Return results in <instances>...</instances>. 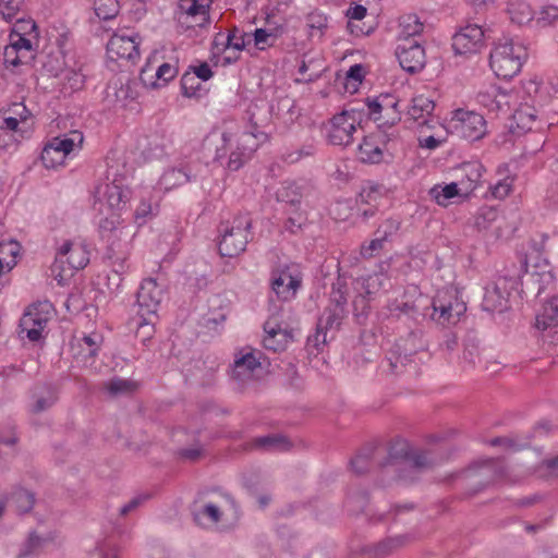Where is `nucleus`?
Returning a JSON list of instances; mask_svg holds the SVG:
<instances>
[{
    "mask_svg": "<svg viewBox=\"0 0 558 558\" xmlns=\"http://www.w3.org/2000/svg\"><path fill=\"white\" fill-rule=\"evenodd\" d=\"M243 130L236 134L235 148L231 151L228 169L239 170L269 137L272 121L271 106L260 100L252 102L243 117Z\"/></svg>",
    "mask_w": 558,
    "mask_h": 558,
    "instance_id": "obj_1",
    "label": "nucleus"
},
{
    "mask_svg": "<svg viewBox=\"0 0 558 558\" xmlns=\"http://www.w3.org/2000/svg\"><path fill=\"white\" fill-rule=\"evenodd\" d=\"M526 56L522 45L507 40L499 43L492 50L489 65L498 77L511 78L520 72Z\"/></svg>",
    "mask_w": 558,
    "mask_h": 558,
    "instance_id": "obj_2",
    "label": "nucleus"
},
{
    "mask_svg": "<svg viewBox=\"0 0 558 558\" xmlns=\"http://www.w3.org/2000/svg\"><path fill=\"white\" fill-rule=\"evenodd\" d=\"M89 262V252L82 242L64 241L58 248L52 265V272L56 274L58 282L71 277L74 270L83 269Z\"/></svg>",
    "mask_w": 558,
    "mask_h": 558,
    "instance_id": "obj_3",
    "label": "nucleus"
},
{
    "mask_svg": "<svg viewBox=\"0 0 558 558\" xmlns=\"http://www.w3.org/2000/svg\"><path fill=\"white\" fill-rule=\"evenodd\" d=\"M252 221L247 216H238L231 222L221 225V240L219 242V253L223 257H236L248 243L250 229Z\"/></svg>",
    "mask_w": 558,
    "mask_h": 558,
    "instance_id": "obj_4",
    "label": "nucleus"
},
{
    "mask_svg": "<svg viewBox=\"0 0 558 558\" xmlns=\"http://www.w3.org/2000/svg\"><path fill=\"white\" fill-rule=\"evenodd\" d=\"M347 295V283L339 278L338 282L333 284L330 303L317 322L319 323V328H325L326 331L330 332V339L333 338L335 332L339 330L342 320L345 318Z\"/></svg>",
    "mask_w": 558,
    "mask_h": 558,
    "instance_id": "obj_5",
    "label": "nucleus"
},
{
    "mask_svg": "<svg viewBox=\"0 0 558 558\" xmlns=\"http://www.w3.org/2000/svg\"><path fill=\"white\" fill-rule=\"evenodd\" d=\"M122 222L118 214H112L99 222V235L107 244L109 258L123 255L128 247L131 235Z\"/></svg>",
    "mask_w": 558,
    "mask_h": 558,
    "instance_id": "obj_6",
    "label": "nucleus"
},
{
    "mask_svg": "<svg viewBox=\"0 0 558 558\" xmlns=\"http://www.w3.org/2000/svg\"><path fill=\"white\" fill-rule=\"evenodd\" d=\"M83 133L80 131H71L63 136L53 137L47 143L41 151L43 165L48 169H54L62 166L68 155L73 151L76 146L83 144Z\"/></svg>",
    "mask_w": 558,
    "mask_h": 558,
    "instance_id": "obj_7",
    "label": "nucleus"
},
{
    "mask_svg": "<svg viewBox=\"0 0 558 558\" xmlns=\"http://www.w3.org/2000/svg\"><path fill=\"white\" fill-rule=\"evenodd\" d=\"M211 0H180L175 20L182 29L204 27L209 23Z\"/></svg>",
    "mask_w": 558,
    "mask_h": 558,
    "instance_id": "obj_8",
    "label": "nucleus"
},
{
    "mask_svg": "<svg viewBox=\"0 0 558 558\" xmlns=\"http://www.w3.org/2000/svg\"><path fill=\"white\" fill-rule=\"evenodd\" d=\"M432 317L439 324H456L466 311L463 302L449 291H440L433 300Z\"/></svg>",
    "mask_w": 558,
    "mask_h": 558,
    "instance_id": "obj_9",
    "label": "nucleus"
},
{
    "mask_svg": "<svg viewBox=\"0 0 558 558\" xmlns=\"http://www.w3.org/2000/svg\"><path fill=\"white\" fill-rule=\"evenodd\" d=\"M162 298L163 289L157 283L156 279H144L136 294L138 316L156 317Z\"/></svg>",
    "mask_w": 558,
    "mask_h": 558,
    "instance_id": "obj_10",
    "label": "nucleus"
},
{
    "mask_svg": "<svg viewBox=\"0 0 558 558\" xmlns=\"http://www.w3.org/2000/svg\"><path fill=\"white\" fill-rule=\"evenodd\" d=\"M262 355L260 351L251 348L240 350L234 356L232 377L241 383L251 380L262 366Z\"/></svg>",
    "mask_w": 558,
    "mask_h": 558,
    "instance_id": "obj_11",
    "label": "nucleus"
},
{
    "mask_svg": "<svg viewBox=\"0 0 558 558\" xmlns=\"http://www.w3.org/2000/svg\"><path fill=\"white\" fill-rule=\"evenodd\" d=\"M454 130L464 138L474 141L485 133V120L473 111L457 110L452 118Z\"/></svg>",
    "mask_w": 558,
    "mask_h": 558,
    "instance_id": "obj_12",
    "label": "nucleus"
},
{
    "mask_svg": "<svg viewBox=\"0 0 558 558\" xmlns=\"http://www.w3.org/2000/svg\"><path fill=\"white\" fill-rule=\"evenodd\" d=\"M432 465L429 453L423 450L413 451L407 460L392 463L395 471L398 472V478L404 482L414 481L418 473L430 469Z\"/></svg>",
    "mask_w": 558,
    "mask_h": 558,
    "instance_id": "obj_13",
    "label": "nucleus"
},
{
    "mask_svg": "<svg viewBox=\"0 0 558 558\" xmlns=\"http://www.w3.org/2000/svg\"><path fill=\"white\" fill-rule=\"evenodd\" d=\"M375 0H359L351 2V35L368 36L376 29V22L368 9Z\"/></svg>",
    "mask_w": 558,
    "mask_h": 558,
    "instance_id": "obj_14",
    "label": "nucleus"
},
{
    "mask_svg": "<svg viewBox=\"0 0 558 558\" xmlns=\"http://www.w3.org/2000/svg\"><path fill=\"white\" fill-rule=\"evenodd\" d=\"M13 112L19 116L11 117L0 113V150L11 148L16 143L15 133L19 131V124L27 119V109L23 104H15Z\"/></svg>",
    "mask_w": 558,
    "mask_h": 558,
    "instance_id": "obj_15",
    "label": "nucleus"
},
{
    "mask_svg": "<svg viewBox=\"0 0 558 558\" xmlns=\"http://www.w3.org/2000/svg\"><path fill=\"white\" fill-rule=\"evenodd\" d=\"M484 45V32L476 24L466 25L452 38V48L459 54L477 52Z\"/></svg>",
    "mask_w": 558,
    "mask_h": 558,
    "instance_id": "obj_16",
    "label": "nucleus"
},
{
    "mask_svg": "<svg viewBox=\"0 0 558 558\" xmlns=\"http://www.w3.org/2000/svg\"><path fill=\"white\" fill-rule=\"evenodd\" d=\"M414 339L415 336L411 333L408 339L399 340L389 352V355L387 356V365L390 374H401L408 371V368H414L412 365L413 360L411 357L417 350L413 348L408 352V343L414 342Z\"/></svg>",
    "mask_w": 558,
    "mask_h": 558,
    "instance_id": "obj_17",
    "label": "nucleus"
},
{
    "mask_svg": "<svg viewBox=\"0 0 558 558\" xmlns=\"http://www.w3.org/2000/svg\"><path fill=\"white\" fill-rule=\"evenodd\" d=\"M396 56L401 68L409 73L420 72L426 63L425 50L416 41L399 44Z\"/></svg>",
    "mask_w": 558,
    "mask_h": 558,
    "instance_id": "obj_18",
    "label": "nucleus"
},
{
    "mask_svg": "<svg viewBox=\"0 0 558 558\" xmlns=\"http://www.w3.org/2000/svg\"><path fill=\"white\" fill-rule=\"evenodd\" d=\"M110 58L135 61L140 57V37L114 34L107 44Z\"/></svg>",
    "mask_w": 558,
    "mask_h": 558,
    "instance_id": "obj_19",
    "label": "nucleus"
},
{
    "mask_svg": "<svg viewBox=\"0 0 558 558\" xmlns=\"http://www.w3.org/2000/svg\"><path fill=\"white\" fill-rule=\"evenodd\" d=\"M301 286V279L293 276L289 267L275 269L271 274V288L278 299L289 301L293 299Z\"/></svg>",
    "mask_w": 558,
    "mask_h": 558,
    "instance_id": "obj_20",
    "label": "nucleus"
},
{
    "mask_svg": "<svg viewBox=\"0 0 558 558\" xmlns=\"http://www.w3.org/2000/svg\"><path fill=\"white\" fill-rule=\"evenodd\" d=\"M264 348L274 352L283 351L292 340L291 331L282 328L276 317H270L264 325Z\"/></svg>",
    "mask_w": 558,
    "mask_h": 558,
    "instance_id": "obj_21",
    "label": "nucleus"
},
{
    "mask_svg": "<svg viewBox=\"0 0 558 558\" xmlns=\"http://www.w3.org/2000/svg\"><path fill=\"white\" fill-rule=\"evenodd\" d=\"M155 59L156 54L148 59L147 63L141 71V78L145 84H147L149 80L155 77L156 80L151 82V86L160 87L177 76L178 68L168 62H163L158 66H155Z\"/></svg>",
    "mask_w": 558,
    "mask_h": 558,
    "instance_id": "obj_22",
    "label": "nucleus"
},
{
    "mask_svg": "<svg viewBox=\"0 0 558 558\" xmlns=\"http://www.w3.org/2000/svg\"><path fill=\"white\" fill-rule=\"evenodd\" d=\"M48 323V316L38 306H29L20 319L21 332L31 341H38Z\"/></svg>",
    "mask_w": 558,
    "mask_h": 558,
    "instance_id": "obj_23",
    "label": "nucleus"
},
{
    "mask_svg": "<svg viewBox=\"0 0 558 558\" xmlns=\"http://www.w3.org/2000/svg\"><path fill=\"white\" fill-rule=\"evenodd\" d=\"M505 465L500 460L487 459L474 462L465 472L464 475L470 477L477 474L483 485L494 483L505 476Z\"/></svg>",
    "mask_w": 558,
    "mask_h": 558,
    "instance_id": "obj_24",
    "label": "nucleus"
},
{
    "mask_svg": "<svg viewBox=\"0 0 558 558\" xmlns=\"http://www.w3.org/2000/svg\"><path fill=\"white\" fill-rule=\"evenodd\" d=\"M96 197L99 202L107 204L111 210H122L130 199V191L116 182L106 183L97 187Z\"/></svg>",
    "mask_w": 558,
    "mask_h": 558,
    "instance_id": "obj_25",
    "label": "nucleus"
},
{
    "mask_svg": "<svg viewBox=\"0 0 558 558\" xmlns=\"http://www.w3.org/2000/svg\"><path fill=\"white\" fill-rule=\"evenodd\" d=\"M349 111L342 109L335 114L326 126L327 141L331 145L345 146L349 143Z\"/></svg>",
    "mask_w": 558,
    "mask_h": 558,
    "instance_id": "obj_26",
    "label": "nucleus"
},
{
    "mask_svg": "<svg viewBox=\"0 0 558 558\" xmlns=\"http://www.w3.org/2000/svg\"><path fill=\"white\" fill-rule=\"evenodd\" d=\"M510 293L498 282L486 287L483 299V307L489 312H502L508 306Z\"/></svg>",
    "mask_w": 558,
    "mask_h": 558,
    "instance_id": "obj_27",
    "label": "nucleus"
},
{
    "mask_svg": "<svg viewBox=\"0 0 558 558\" xmlns=\"http://www.w3.org/2000/svg\"><path fill=\"white\" fill-rule=\"evenodd\" d=\"M434 109L435 104L430 98L418 95L412 98L408 114L418 126H424L428 124Z\"/></svg>",
    "mask_w": 558,
    "mask_h": 558,
    "instance_id": "obj_28",
    "label": "nucleus"
},
{
    "mask_svg": "<svg viewBox=\"0 0 558 558\" xmlns=\"http://www.w3.org/2000/svg\"><path fill=\"white\" fill-rule=\"evenodd\" d=\"M378 451V447L375 442L365 444L355 454L353 461H351V469L359 474L371 471L375 465V457Z\"/></svg>",
    "mask_w": 558,
    "mask_h": 558,
    "instance_id": "obj_29",
    "label": "nucleus"
},
{
    "mask_svg": "<svg viewBox=\"0 0 558 558\" xmlns=\"http://www.w3.org/2000/svg\"><path fill=\"white\" fill-rule=\"evenodd\" d=\"M324 61L319 58H313L305 54L299 66V74L301 77L296 78L298 82H314L322 76L325 71Z\"/></svg>",
    "mask_w": 558,
    "mask_h": 558,
    "instance_id": "obj_30",
    "label": "nucleus"
},
{
    "mask_svg": "<svg viewBox=\"0 0 558 558\" xmlns=\"http://www.w3.org/2000/svg\"><path fill=\"white\" fill-rule=\"evenodd\" d=\"M535 326L542 330L558 326V295L553 296L543 305L536 315Z\"/></svg>",
    "mask_w": 558,
    "mask_h": 558,
    "instance_id": "obj_31",
    "label": "nucleus"
},
{
    "mask_svg": "<svg viewBox=\"0 0 558 558\" xmlns=\"http://www.w3.org/2000/svg\"><path fill=\"white\" fill-rule=\"evenodd\" d=\"M463 177L460 179V190L463 195L470 194L483 175V166L480 162H468L462 167Z\"/></svg>",
    "mask_w": 558,
    "mask_h": 558,
    "instance_id": "obj_32",
    "label": "nucleus"
},
{
    "mask_svg": "<svg viewBox=\"0 0 558 558\" xmlns=\"http://www.w3.org/2000/svg\"><path fill=\"white\" fill-rule=\"evenodd\" d=\"M507 94L500 92L497 87L490 86L485 92L477 95V101L489 111H500L508 106Z\"/></svg>",
    "mask_w": 558,
    "mask_h": 558,
    "instance_id": "obj_33",
    "label": "nucleus"
},
{
    "mask_svg": "<svg viewBox=\"0 0 558 558\" xmlns=\"http://www.w3.org/2000/svg\"><path fill=\"white\" fill-rule=\"evenodd\" d=\"M140 388V384L133 379L113 377L104 384V389L110 397L132 396Z\"/></svg>",
    "mask_w": 558,
    "mask_h": 558,
    "instance_id": "obj_34",
    "label": "nucleus"
},
{
    "mask_svg": "<svg viewBox=\"0 0 558 558\" xmlns=\"http://www.w3.org/2000/svg\"><path fill=\"white\" fill-rule=\"evenodd\" d=\"M399 39L404 43L411 41V37L421 35L424 29V24L420 21L416 14H404L399 19Z\"/></svg>",
    "mask_w": 558,
    "mask_h": 558,
    "instance_id": "obj_35",
    "label": "nucleus"
},
{
    "mask_svg": "<svg viewBox=\"0 0 558 558\" xmlns=\"http://www.w3.org/2000/svg\"><path fill=\"white\" fill-rule=\"evenodd\" d=\"M291 447L290 441L281 435H267L256 437L251 442V448L268 451H286Z\"/></svg>",
    "mask_w": 558,
    "mask_h": 558,
    "instance_id": "obj_36",
    "label": "nucleus"
},
{
    "mask_svg": "<svg viewBox=\"0 0 558 558\" xmlns=\"http://www.w3.org/2000/svg\"><path fill=\"white\" fill-rule=\"evenodd\" d=\"M281 34H282L281 27L257 28L251 35V39L253 38L254 46L258 50H266L267 48L275 46L276 41L281 36Z\"/></svg>",
    "mask_w": 558,
    "mask_h": 558,
    "instance_id": "obj_37",
    "label": "nucleus"
},
{
    "mask_svg": "<svg viewBox=\"0 0 558 558\" xmlns=\"http://www.w3.org/2000/svg\"><path fill=\"white\" fill-rule=\"evenodd\" d=\"M190 181L191 175L185 168H172L163 172L159 182L165 190L169 191Z\"/></svg>",
    "mask_w": 558,
    "mask_h": 558,
    "instance_id": "obj_38",
    "label": "nucleus"
},
{
    "mask_svg": "<svg viewBox=\"0 0 558 558\" xmlns=\"http://www.w3.org/2000/svg\"><path fill=\"white\" fill-rule=\"evenodd\" d=\"M19 512H28L35 505V496L32 492L24 488H15L7 498Z\"/></svg>",
    "mask_w": 558,
    "mask_h": 558,
    "instance_id": "obj_39",
    "label": "nucleus"
},
{
    "mask_svg": "<svg viewBox=\"0 0 558 558\" xmlns=\"http://www.w3.org/2000/svg\"><path fill=\"white\" fill-rule=\"evenodd\" d=\"M357 158L365 163H378L383 159V150L373 140L365 138L359 145Z\"/></svg>",
    "mask_w": 558,
    "mask_h": 558,
    "instance_id": "obj_40",
    "label": "nucleus"
},
{
    "mask_svg": "<svg viewBox=\"0 0 558 558\" xmlns=\"http://www.w3.org/2000/svg\"><path fill=\"white\" fill-rule=\"evenodd\" d=\"M430 196L440 206H447L448 201L454 196L462 195L463 192L460 190L459 182H453L445 186L436 185L429 191Z\"/></svg>",
    "mask_w": 558,
    "mask_h": 558,
    "instance_id": "obj_41",
    "label": "nucleus"
},
{
    "mask_svg": "<svg viewBox=\"0 0 558 558\" xmlns=\"http://www.w3.org/2000/svg\"><path fill=\"white\" fill-rule=\"evenodd\" d=\"M508 13L512 22L522 25L532 20V10L523 0H510L508 3Z\"/></svg>",
    "mask_w": 558,
    "mask_h": 558,
    "instance_id": "obj_42",
    "label": "nucleus"
},
{
    "mask_svg": "<svg viewBox=\"0 0 558 558\" xmlns=\"http://www.w3.org/2000/svg\"><path fill=\"white\" fill-rule=\"evenodd\" d=\"M251 43V35L234 27L227 33V51H242Z\"/></svg>",
    "mask_w": 558,
    "mask_h": 558,
    "instance_id": "obj_43",
    "label": "nucleus"
},
{
    "mask_svg": "<svg viewBox=\"0 0 558 558\" xmlns=\"http://www.w3.org/2000/svg\"><path fill=\"white\" fill-rule=\"evenodd\" d=\"M327 26V17L318 12H312L306 16L305 27L310 37L320 38Z\"/></svg>",
    "mask_w": 558,
    "mask_h": 558,
    "instance_id": "obj_44",
    "label": "nucleus"
},
{
    "mask_svg": "<svg viewBox=\"0 0 558 558\" xmlns=\"http://www.w3.org/2000/svg\"><path fill=\"white\" fill-rule=\"evenodd\" d=\"M522 266L524 267L522 283H525L526 286L534 284V283H542V282H545V281H548L551 279L550 271H547V270L538 271L535 269L536 268L535 266L533 267V269H530L527 259H524Z\"/></svg>",
    "mask_w": 558,
    "mask_h": 558,
    "instance_id": "obj_45",
    "label": "nucleus"
},
{
    "mask_svg": "<svg viewBox=\"0 0 558 558\" xmlns=\"http://www.w3.org/2000/svg\"><path fill=\"white\" fill-rule=\"evenodd\" d=\"M154 213V207L151 204V197L150 196H143L141 198V202L138 206L136 207L134 211V221L137 226H142L148 221V219H151Z\"/></svg>",
    "mask_w": 558,
    "mask_h": 558,
    "instance_id": "obj_46",
    "label": "nucleus"
},
{
    "mask_svg": "<svg viewBox=\"0 0 558 558\" xmlns=\"http://www.w3.org/2000/svg\"><path fill=\"white\" fill-rule=\"evenodd\" d=\"M95 12L101 20H111L119 12V2L118 0H96Z\"/></svg>",
    "mask_w": 558,
    "mask_h": 558,
    "instance_id": "obj_47",
    "label": "nucleus"
},
{
    "mask_svg": "<svg viewBox=\"0 0 558 558\" xmlns=\"http://www.w3.org/2000/svg\"><path fill=\"white\" fill-rule=\"evenodd\" d=\"M380 101L384 111L392 110V116L389 119L384 120V124L392 126L401 120L400 111L398 110L399 101L391 95H380Z\"/></svg>",
    "mask_w": 558,
    "mask_h": 558,
    "instance_id": "obj_48",
    "label": "nucleus"
},
{
    "mask_svg": "<svg viewBox=\"0 0 558 558\" xmlns=\"http://www.w3.org/2000/svg\"><path fill=\"white\" fill-rule=\"evenodd\" d=\"M389 456L392 459H403L407 460L410 453L412 452L410 449V444L407 439L402 437H395L389 442Z\"/></svg>",
    "mask_w": 558,
    "mask_h": 558,
    "instance_id": "obj_49",
    "label": "nucleus"
},
{
    "mask_svg": "<svg viewBox=\"0 0 558 558\" xmlns=\"http://www.w3.org/2000/svg\"><path fill=\"white\" fill-rule=\"evenodd\" d=\"M221 515L222 512L216 505L207 504L199 511L194 512V520L199 524H203L205 519L210 523H218Z\"/></svg>",
    "mask_w": 558,
    "mask_h": 558,
    "instance_id": "obj_50",
    "label": "nucleus"
},
{
    "mask_svg": "<svg viewBox=\"0 0 558 558\" xmlns=\"http://www.w3.org/2000/svg\"><path fill=\"white\" fill-rule=\"evenodd\" d=\"M10 43L14 46L16 45V49L22 53V57H26L29 60L34 58V48L29 38H26L21 33L14 31L10 35Z\"/></svg>",
    "mask_w": 558,
    "mask_h": 558,
    "instance_id": "obj_51",
    "label": "nucleus"
},
{
    "mask_svg": "<svg viewBox=\"0 0 558 558\" xmlns=\"http://www.w3.org/2000/svg\"><path fill=\"white\" fill-rule=\"evenodd\" d=\"M31 60L26 57H22L19 49H16V45H12L11 43L5 46L3 51V63L5 68H17L21 64H25Z\"/></svg>",
    "mask_w": 558,
    "mask_h": 558,
    "instance_id": "obj_52",
    "label": "nucleus"
},
{
    "mask_svg": "<svg viewBox=\"0 0 558 558\" xmlns=\"http://www.w3.org/2000/svg\"><path fill=\"white\" fill-rule=\"evenodd\" d=\"M23 0H0V15L8 22L16 19Z\"/></svg>",
    "mask_w": 558,
    "mask_h": 558,
    "instance_id": "obj_53",
    "label": "nucleus"
},
{
    "mask_svg": "<svg viewBox=\"0 0 558 558\" xmlns=\"http://www.w3.org/2000/svg\"><path fill=\"white\" fill-rule=\"evenodd\" d=\"M154 317L140 316L137 322L136 337L141 339L143 343L149 340L154 335Z\"/></svg>",
    "mask_w": 558,
    "mask_h": 558,
    "instance_id": "obj_54",
    "label": "nucleus"
},
{
    "mask_svg": "<svg viewBox=\"0 0 558 558\" xmlns=\"http://www.w3.org/2000/svg\"><path fill=\"white\" fill-rule=\"evenodd\" d=\"M379 197L380 187L378 185L368 184L362 189L356 202L366 205H376Z\"/></svg>",
    "mask_w": 558,
    "mask_h": 558,
    "instance_id": "obj_55",
    "label": "nucleus"
},
{
    "mask_svg": "<svg viewBox=\"0 0 558 558\" xmlns=\"http://www.w3.org/2000/svg\"><path fill=\"white\" fill-rule=\"evenodd\" d=\"M19 442V436L15 427L12 425L0 426V445L15 449Z\"/></svg>",
    "mask_w": 558,
    "mask_h": 558,
    "instance_id": "obj_56",
    "label": "nucleus"
},
{
    "mask_svg": "<svg viewBox=\"0 0 558 558\" xmlns=\"http://www.w3.org/2000/svg\"><path fill=\"white\" fill-rule=\"evenodd\" d=\"M514 179L512 177H506L502 180H499L492 187V194L495 198L502 199L509 195L512 191Z\"/></svg>",
    "mask_w": 558,
    "mask_h": 558,
    "instance_id": "obj_57",
    "label": "nucleus"
},
{
    "mask_svg": "<svg viewBox=\"0 0 558 558\" xmlns=\"http://www.w3.org/2000/svg\"><path fill=\"white\" fill-rule=\"evenodd\" d=\"M197 77H194L190 71L185 72L181 77V88L182 93L186 97H193L196 95L197 90L201 87V83L196 81Z\"/></svg>",
    "mask_w": 558,
    "mask_h": 558,
    "instance_id": "obj_58",
    "label": "nucleus"
},
{
    "mask_svg": "<svg viewBox=\"0 0 558 558\" xmlns=\"http://www.w3.org/2000/svg\"><path fill=\"white\" fill-rule=\"evenodd\" d=\"M364 106H366V112H365L366 118L374 119L375 121H380L381 119H384V117L381 114L384 110H383L380 97L375 98V99L367 98L364 101Z\"/></svg>",
    "mask_w": 558,
    "mask_h": 558,
    "instance_id": "obj_59",
    "label": "nucleus"
},
{
    "mask_svg": "<svg viewBox=\"0 0 558 558\" xmlns=\"http://www.w3.org/2000/svg\"><path fill=\"white\" fill-rule=\"evenodd\" d=\"M385 240L386 233L381 238L371 240L368 244H363L361 246L362 257L371 258L378 254L383 250Z\"/></svg>",
    "mask_w": 558,
    "mask_h": 558,
    "instance_id": "obj_60",
    "label": "nucleus"
},
{
    "mask_svg": "<svg viewBox=\"0 0 558 558\" xmlns=\"http://www.w3.org/2000/svg\"><path fill=\"white\" fill-rule=\"evenodd\" d=\"M368 73V68L363 64L351 65V95L355 94L359 88L353 86V82L361 84Z\"/></svg>",
    "mask_w": 558,
    "mask_h": 558,
    "instance_id": "obj_61",
    "label": "nucleus"
},
{
    "mask_svg": "<svg viewBox=\"0 0 558 558\" xmlns=\"http://www.w3.org/2000/svg\"><path fill=\"white\" fill-rule=\"evenodd\" d=\"M328 333L330 332L325 328H319V323H317L316 332L307 338V347L319 350L320 345L327 342Z\"/></svg>",
    "mask_w": 558,
    "mask_h": 558,
    "instance_id": "obj_62",
    "label": "nucleus"
},
{
    "mask_svg": "<svg viewBox=\"0 0 558 558\" xmlns=\"http://www.w3.org/2000/svg\"><path fill=\"white\" fill-rule=\"evenodd\" d=\"M190 69L192 70L191 74L201 81H208L214 74L207 62H203L198 65H192Z\"/></svg>",
    "mask_w": 558,
    "mask_h": 558,
    "instance_id": "obj_63",
    "label": "nucleus"
},
{
    "mask_svg": "<svg viewBox=\"0 0 558 558\" xmlns=\"http://www.w3.org/2000/svg\"><path fill=\"white\" fill-rule=\"evenodd\" d=\"M538 20L546 24L556 23L558 21V8L554 5L543 8L539 12Z\"/></svg>",
    "mask_w": 558,
    "mask_h": 558,
    "instance_id": "obj_64",
    "label": "nucleus"
}]
</instances>
